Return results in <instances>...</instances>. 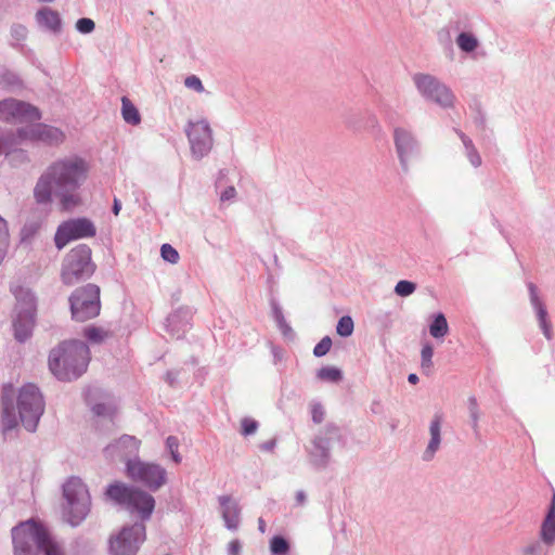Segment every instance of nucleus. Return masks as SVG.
Listing matches in <instances>:
<instances>
[{
    "mask_svg": "<svg viewBox=\"0 0 555 555\" xmlns=\"http://www.w3.org/2000/svg\"><path fill=\"white\" fill-rule=\"evenodd\" d=\"M89 162L76 154L51 162L39 176L34 190L38 205H49L55 198L62 210L72 211L82 204L81 188L89 177Z\"/></svg>",
    "mask_w": 555,
    "mask_h": 555,
    "instance_id": "1",
    "label": "nucleus"
},
{
    "mask_svg": "<svg viewBox=\"0 0 555 555\" xmlns=\"http://www.w3.org/2000/svg\"><path fill=\"white\" fill-rule=\"evenodd\" d=\"M106 496L115 504L131 514L137 513L141 522L124 526L120 531L109 538V555H137L146 539L143 521L149 520L155 508V500L147 492L122 482L109 485Z\"/></svg>",
    "mask_w": 555,
    "mask_h": 555,
    "instance_id": "2",
    "label": "nucleus"
},
{
    "mask_svg": "<svg viewBox=\"0 0 555 555\" xmlns=\"http://www.w3.org/2000/svg\"><path fill=\"white\" fill-rule=\"evenodd\" d=\"M14 390L11 385L3 388L2 393V430L4 433L16 428L18 422L29 433L37 429L40 417L44 412V401L39 388L27 384L20 389L17 397L18 417L13 406Z\"/></svg>",
    "mask_w": 555,
    "mask_h": 555,
    "instance_id": "3",
    "label": "nucleus"
},
{
    "mask_svg": "<svg viewBox=\"0 0 555 555\" xmlns=\"http://www.w3.org/2000/svg\"><path fill=\"white\" fill-rule=\"evenodd\" d=\"M89 360L90 350L83 341H64L51 350L49 369L59 380L72 382L87 371Z\"/></svg>",
    "mask_w": 555,
    "mask_h": 555,
    "instance_id": "4",
    "label": "nucleus"
},
{
    "mask_svg": "<svg viewBox=\"0 0 555 555\" xmlns=\"http://www.w3.org/2000/svg\"><path fill=\"white\" fill-rule=\"evenodd\" d=\"M14 555H61L59 546L51 540L47 530L35 520L21 522L12 529Z\"/></svg>",
    "mask_w": 555,
    "mask_h": 555,
    "instance_id": "5",
    "label": "nucleus"
},
{
    "mask_svg": "<svg viewBox=\"0 0 555 555\" xmlns=\"http://www.w3.org/2000/svg\"><path fill=\"white\" fill-rule=\"evenodd\" d=\"M10 292L16 300L12 318L13 335L18 343L23 344L33 335L36 324L37 299L28 287L17 283H11Z\"/></svg>",
    "mask_w": 555,
    "mask_h": 555,
    "instance_id": "6",
    "label": "nucleus"
},
{
    "mask_svg": "<svg viewBox=\"0 0 555 555\" xmlns=\"http://www.w3.org/2000/svg\"><path fill=\"white\" fill-rule=\"evenodd\" d=\"M63 496L66 501L63 507L64 518L73 527L80 525L91 507V498L87 486L80 478L72 477L63 486Z\"/></svg>",
    "mask_w": 555,
    "mask_h": 555,
    "instance_id": "7",
    "label": "nucleus"
},
{
    "mask_svg": "<svg viewBox=\"0 0 555 555\" xmlns=\"http://www.w3.org/2000/svg\"><path fill=\"white\" fill-rule=\"evenodd\" d=\"M94 270L95 264L91 260V248L87 244H79L64 257L61 280L65 285L73 286L89 279Z\"/></svg>",
    "mask_w": 555,
    "mask_h": 555,
    "instance_id": "8",
    "label": "nucleus"
},
{
    "mask_svg": "<svg viewBox=\"0 0 555 555\" xmlns=\"http://www.w3.org/2000/svg\"><path fill=\"white\" fill-rule=\"evenodd\" d=\"M69 307L72 318L77 322L98 317L101 311L100 287L89 283L76 288L69 296Z\"/></svg>",
    "mask_w": 555,
    "mask_h": 555,
    "instance_id": "9",
    "label": "nucleus"
},
{
    "mask_svg": "<svg viewBox=\"0 0 555 555\" xmlns=\"http://www.w3.org/2000/svg\"><path fill=\"white\" fill-rule=\"evenodd\" d=\"M413 83L423 99L441 108H451L455 103L452 90L439 78L430 74L417 73L412 77Z\"/></svg>",
    "mask_w": 555,
    "mask_h": 555,
    "instance_id": "10",
    "label": "nucleus"
},
{
    "mask_svg": "<svg viewBox=\"0 0 555 555\" xmlns=\"http://www.w3.org/2000/svg\"><path fill=\"white\" fill-rule=\"evenodd\" d=\"M340 438L339 428L335 425H326L311 440L307 449L309 461L317 469H325L331 462V449L333 443Z\"/></svg>",
    "mask_w": 555,
    "mask_h": 555,
    "instance_id": "11",
    "label": "nucleus"
},
{
    "mask_svg": "<svg viewBox=\"0 0 555 555\" xmlns=\"http://www.w3.org/2000/svg\"><path fill=\"white\" fill-rule=\"evenodd\" d=\"M184 132L193 159L201 160L210 153L214 146V135L207 119L189 120Z\"/></svg>",
    "mask_w": 555,
    "mask_h": 555,
    "instance_id": "12",
    "label": "nucleus"
},
{
    "mask_svg": "<svg viewBox=\"0 0 555 555\" xmlns=\"http://www.w3.org/2000/svg\"><path fill=\"white\" fill-rule=\"evenodd\" d=\"M392 139L400 168L403 173H409L412 158L421 155V143L415 133L405 127H395Z\"/></svg>",
    "mask_w": 555,
    "mask_h": 555,
    "instance_id": "13",
    "label": "nucleus"
},
{
    "mask_svg": "<svg viewBox=\"0 0 555 555\" xmlns=\"http://www.w3.org/2000/svg\"><path fill=\"white\" fill-rule=\"evenodd\" d=\"M40 109L22 100L8 98L0 101V120L7 124H27L40 120Z\"/></svg>",
    "mask_w": 555,
    "mask_h": 555,
    "instance_id": "14",
    "label": "nucleus"
},
{
    "mask_svg": "<svg viewBox=\"0 0 555 555\" xmlns=\"http://www.w3.org/2000/svg\"><path fill=\"white\" fill-rule=\"evenodd\" d=\"M96 234L94 223L85 217L62 222L55 232L54 243L57 249H63L70 241L93 237Z\"/></svg>",
    "mask_w": 555,
    "mask_h": 555,
    "instance_id": "15",
    "label": "nucleus"
},
{
    "mask_svg": "<svg viewBox=\"0 0 555 555\" xmlns=\"http://www.w3.org/2000/svg\"><path fill=\"white\" fill-rule=\"evenodd\" d=\"M128 476L155 491L159 489L166 481V470L153 463H145L139 459L128 460Z\"/></svg>",
    "mask_w": 555,
    "mask_h": 555,
    "instance_id": "16",
    "label": "nucleus"
},
{
    "mask_svg": "<svg viewBox=\"0 0 555 555\" xmlns=\"http://www.w3.org/2000/svg\"><path fill=\"white\" fill-rule=\"evenodd\" d=\"M18 143L25 141L41 142L48 145H59L64 141V133L56 127L46 124H33L16 130Z\"/></svg>",
    "mask_w": 555,
    "mask_h": 555,
    "instance_id": "17",
    "label": "nucleus"
},
{
    "mask_svg": "<svg viewBox=\"0 0 555 555\" xmlns=\"http://www.w3.org/2000/svg\"><path fill=\"white\" fill-rule=\"evenodd\" d=\"M140 440L134 436L124 435L114 443L105 448L106 456L111 459H119L126 461L138 459L137 454L140 448Z\"/></svg>",
    "mask_w": 555,
    "mask_h": 555,
    "instance_id": "18",
    "label": "nucleus"
},
{
    "mask_svg": "<svg viewBox=\"0 0 555 555\" xmlns=\"http://www.w3.org/2000/svg\"><path fill=\"white\" fill-rule=\"evenodd\" d=\"M218 503L225 528L235 531L241 522L242 508L238 501L232 495H219Z\"/></svg>",
    "mask_w": 555,
    "mask_h": 555,
    "instance_id": "19",
    "label": "nucleus"
},
{
    "mask_svg": "<svg viewBox=\"0 0 555 555\" xmlns=\"http://www.w3.org/2000/svg\"><path fill=\"white\" fill-rule=\"evenodd\" d=\"M530 304L535 312V317L544 337L547 340L553 338L552 325L548 320V313L542 299L539 297L538 288L533 283H528Z\"/></svg>",
    "mask_w": 555,
    "mask_h": 555,
    "instance_id": "20",
    "label": "nucleus"
},
{
    "mask_svg": "<svg viewBox=\"0 0 555 555\" xmlns=\"http://www.w3.org/2000/svg\"><path fill=\"white\" fill-rule=\"evenodd\" d=\"M190 310L188 308H179L167 317L166 330L171 336L181 338L190 326Z\"/></svg>",
    "mask_w": 555,
    "mask_h": 555,
    "instance_id": "21",
    "label": "nucleus"
},
{
    "mask_svg": "<svg viewBox=\"0 0 555 555\" xmlns=\"http://www.w3.org/2000/svg\"><path fill=\"white\" fill-rule=\"evenodd\" d=\"M441 425H442V415L440 413H436L429 425V435L430 439L428 444L423 453V460L429 462L434 459L436 452L440 448L441 443Z\"/></svg>",
    "mask_w": 555,
    "mask_h": 555,
    "instance_id": "22",
    "label": "nucleus"
},
{
    "mask_svg": "<svg viewBox=\"0 0 555 555\" xmlns=\"http://www.w3.org/2000/svg\"><path fill=\"white\" fill-rule=\"evenodd\" d=\"M38 25L52 34H60L62 20L60 14L51 8H42L36 13Z\"/></svg>",
    "mask_w": 555,
    "mask_h": 555,
    "instance_id": "23",
    "label": "nucleus"
},
{
    "mask_svg": "<svg viewBox=\"0 0 555 555\" xmlns=\"http://www.w3.org/2000/svg\"><path fill=\"white\" fill-rule=\"evenodd\" d=\"M540 539L546 545L555 543V494L540 528Z\"/></svg>",
    "mask_w": 555,
    "mask_h": 555,
    "instance_id": "24",
    "label": "nucleus"
},
{
    "mask_svg": "<svg viewBox=\"0 0 555 555\" xmlns=\"http://www.w3.org/2000/svg\"><path fill=\"white\" fill-rule=\"evenodd\" d=\"M455 132L457 133V135L460 137L463 145H464V149H465V155L466 157L468 158L470 165L475 168H478L481 166V156L480 154L478 153V151L476 150L473 141L470 140V138H468L464 132H462L461 130L459 129H454Z\"/></svg>",
    "mask_w": 555,
    "mask_h": 555,
    "instance_id": "25",
    "label": "nucleus"
},
{
    "mask_svg": "<svg viewBox=\"0 0 555 555\" xmlns=\"http://www.w3.org/2000/svg\"><path fill=\"white\" fill-rule=\"evenodd\" d=\"M121 116L128 125L138 126L141 122V115L138 108L127 96L121 99Z\"/></svg>",
    "mask_w": 555,
    "mask_h": 555,
    "instance_id": "26",
    "label": "nucleus"
},
{
    "mask_svg": "<svg viewBox=\"0 0 555 555\" xmlns=\"http://www.w3.org/2000/svg\"><path fill=\"white\" fill-rule=\"evenodd\" d=\"M449 332V325L444 314L438 313L429 325V333L434 338H443Z\"/></svg>",
    "mask_w": 555,
    "mask_h": 555,
    "instance_id": "27",
    "label": "nucleus"
},
{
    "mask_svg": "<svg viewBox=\"0 0 555 555\" xmlns=\"http://www.w3.org/2000/svg\"><path fill=\"white\" fill-rule=\"evenodd\" d=\"M456 44L463 52L470 53L477 49L479 41L472 33L462 31L456 37Z\"/></svg>",
    "mask_w": 555,
    "mask_h": 555,
    "instance_id": "28",
    "label": "nucleus"
},
{
    "mask_svg": "<svg viewBox=\"0 0 555 555\" xmlns=\"http://www.w3.org/2000/svg\"><path fill=\"white\" fill-rule=\"evenodd\" d=\"M91 409L94 415H96L98 417H102L113 423V418L116 412V405L112 400L107 402L95 403L92 405Z\"/></svg>",
    "mask_w": 555,
    "mask_h": 555,
    "instance_id": "29",
    "label": "nucleus"
},
{
    "mask_svg": "<svg viewBox=\"0 0 555 555\" xmlns=\"http://www.w3.org/2000/svg\"><path fill=\"white\" fill-rule=\"evenodd\" d=\"M468 412H469L470 425L474 430V434H475L476 438H479L480 437V431H479L480 413H479L477 399L475 397L468 398Z\"/></svg>",
    "mask_w": 555,
    "mask_h": 555,
    "instance_id": "30",
    "label": "nucleus"
},
{
    "mask_svg": "<svg viewBox=\"0 0 555 555\" xmlns=\"http://www.w3.org/2000/svg\"><path fill=\"white\" fill-rule=\"evenodd\" d=\"M18 138L15 132H7L0 134V155L9 154L16 145H18Z\"/></svg>",
    "mask_w": 555,
    "mask_h": 555,
    "instance_id": "31",
    "label": "nucleus"
},
{
    "mask_svg": "<svg viewBox=\"0 0 555 555\" xmlns=\"http://www.w3.org/2000/svg\"><path fill=\"white\" fill-rule=\"evenodd\" d=\"M317 377L321 380L338 383L343 378V374L337 367L323 366L318 371Z\"/></svg>",
    "mask_w": 555,
    "mask_h": 555,
    "instance_id": "32",
    "label": "nucleus"
},
{
    "mask_svg": "<svg viewBox=\"0 0 555 555\" xmlns=\"http://www.w3.org/2000/svg\"><path fill=\"white\" fill-rule=\"evenodd\" d=\"M270 551L273 555H286L289 551V544L282 535H274L270 541Z\"/></svg>",
    "mask_w": 555,
    "mask_h": 555,
    "instance_id": "33",
    "label": "nucleus"
},
{
    "mask_svg": "<svg viewBox=\"0 0 555 555\" xmlns=\"http://www.w3.org/2000/svg\"><path fill=\"white\" fill-rule=\"evenodd\" d=\"M10 35L12 38V46H21L27 38L28 30L26 26L15 23L11 26Z\"/></svg>",
    "mask_w": 555,
    "mask_h": 555,
    "instance_id": "34",
    "label": "nucleus"
},
{
    "mask_svg": "<svg viewBox=\"0 0 555 555\" xmlns=\"http://www.w3.org/2000/svg\"><path fill=\"white\" fill-rule=\"evenodd\" d=\"M433 346L430 344H425L421 351V366L426 374H429L433 369Z\"/></svg>",
    "mask_w": 555,
    "mask_h": 555,
    "instance_id": "35",
    "label": "nucleus"
},
{
    "mask_svg": "<svg viewBox=\"0 0 555 555\" xmlns=\"http://www.w3.org/2000/svg\"><path fill=\"white\" fill-rule=\"evenodd\" d=\"M354 324L349 315L341 317L336 325V332L341 337H349L353 333Z\"/></svg>",
    "mask_w": 555,
    "mask_h": 555,
    "instance_id": "36",
    "label": "nucleus"
},
{
    "mask_svg": "<svg viewBox=\"0 0 555 555\" xmlns=\"http://www.w3.org/2000/svg\"><path fill=\"white\" fill-rule=\"evenodd\" d=\"M415 289L416 284L406 280L399 281L395 286V293L401 297H408L412 295L415 292Z\"/></svg>",
    "mask_w": 555,
    "mask_h": 555,
    "instance_id": "37",
    "label": "nucleus"
},
{
    "mask_svg": "<svg viewBox=\"0 0 555 555\" xmlns=\"http://www.w3.org/2000/svg\"><path fill=\"white\" fill-rule=\"evenodd\" d=\"M160 255H162V258L171 263V264H176L178 261H179V253L177 251V249L175 247H172L170 244H163L162 247H160Z\"/></svg>",
    "mask_w": 555,
    "mask_h": 555,
    "instance_id": "38",
    "label": "nucleus"
},
{
    "mask_svg": "<svg viewBox=\"0 0 555 555\" xmlns=\"http://www.w3.org/2000/svg\"><path fill=\"white\" fill-rule=\"evenodd\" d=\"M106 335V332L100 327L89 326L85 330V336L91 343H101Z\"/></svg>",
    "mask_w": 555,
    "mask_h": 555,
    "instance_id": "39",
    "label": "nucleus"
},
{
    "mask_svg": "<svg viewBox=\"0 0 555 555\" xmlns=\"http://www.w3.org/2000/svg\"><path fill=\"white\" fill-rule=\"evenodd\" d=\"M332 347V339L330 336H324L314 347L313 354L317 358L325 356Z\"/></svg>",
    "mask_w": 555,
    "mask_h": 555,
    "instance_id": "40",
    "label": "nucleus"
},
{
    "mask_svg": "<svg viewBox=\"0 0 555 555\" xmlns=\"http://www.w3.org/2000/svg\"><path fill=\"white\" fill-rule=\"evenodd\" d=\"M166 447H167L168 451L170 452L172 460L176 463H180L182 459H181V455L178 452V448H179V440H178V438L175 437V436H169L166 439Z\"/></svg>",
    "mask_w": 555,
    "mask_h": 555,
    "instance_id": "41",
    "label": "nucleus"
},
{
    "mask_svg": "<svg viewBox=\"0 0 555 555\" xmlns=\"http://www.w3.org/2000/svg\"><path fill=\"white\" fill-rule=\"evenodd\" d=\"M95 28V24L91 18L81 17L76 22V29L83 35L91 34Z\"/></svg>",
    "mask_w": 555,
    "mask_h": 555,
    "instance_id": "42",
    "label": "nucleus"
},
{
    "mask_svg": "<svg viewBox=\"0 0 555 555\" xmlns=\"http://www.w3.org/2000/svg\"><path fill=\"white\" fill-rule=\"evenodd\" d=\"M39 230L38 222H26L21 230V238L22 241H27L31 238L37 231Z\"/></svg>",
    "mask_w": 555,
    "mask_h": 555,
    "instance_id": "43",
    "label": "nucleus"
},
{
    "mask_svg": "<svg viewBox=\"0 0 555 555\" xmlns=\"http://www.w3.org/2000/svg\"><path fill=\"white\" fill-rule=\"evenodd\" d=\"M184 85L186 88L189 89H192L196 92H204V86L202 83V80L195 76V75H191V76H188L184 80Z\"/></svg>",
    "mask_w": 555,
    "mask_h": 555,
    "instance_id": "44",
    "label": "nucleus"
},
{
    "mask_svg": "<svg viewBox=\"0 0 555 555\" xmlns=\"http://www.w3.org/2000/svg\"><path fill=\"white\" fill-rule=\"evenodd\" d=\"M324 409L322 406L321 403L319 402H313L311 404V417H312V421L315 423V424H320L323 422L324 420Z\"/></svg>",
    "mask_w": 555,
    "mask_h": 555,
    "instance_id": "45",
    "label": "nucleus"
},
{
    "mask_svg": "<svg viewBox=\"0 0 555 555\" xmlns=\"http://www.w3.org/2000/svg\"><path fill=\"white\" fill-rule=\"evenodd\" d=\"M258 428V423L255 420L251 418H243L242 420V434L244 436H249L256 433Z\"/></svg>",
    "mask_w": 555,
    "mask_h": 555,
    "instance_id": "46",
    "label": "nucleus"
},
{
    "mask_svg": "<svg viewBox=\"0 0 555 555\" xmlns=\"http://www.w3.org/2000/svg\"><path fill=\"white\" fill-rule=\"evenodd\" d=\"M0 243H10L9 227L7 220L0 216Z\"/></svg>",
    "mask_w": 555,
    "mask_h": 555,
    "instance_id": "47",
    "label": "nucleus"
},
{
    "mask_svg": "<svg viewBox=\"0 0 555 555\" xmlns=\"http://www.w3.org/2000/svg\"><path fill=\"white\" fill-rule=\"evenodd\" d=\"M271 307H272V313H273L274 321L276 322V325L279 323L285 321L283 311H282L281 307L279 306V304L276 301H272Z\"/></svg>",
    "mask_w": 555,
    "mask_h": 555,
    "instance_id": "48",
    "label": "nucleus"
},
{
    "mask_svg": "<svg viewBox=\"0 0 555 555\" xmlns=\"http://www.w3.org/2000/svg\"><path fill=\"white\" fill-rule=\"evenodd\" d=\"M541 552V544L539 542H532L522 548L524 555H538Z\"/></svg>",
    "mask_w": 555,
    "mask_h": 555,
    "instance_id": "49",
    "label": "nucleus"
},
{
    "mask_svg": "<svg viewBox=\"0 0 555 555\" xmlns=\"http://www.w3.org/2000/svg\"><path fill=\"white\" fill-rule=\"evenodd\" d=\"M236 196V190L234 186H228L225 190H223L220 194V201L221 202H228L233 199Z\"/></svg>",
    "mask_w": 555,
    "mask_h": 555,
    "instance_id": "50",
    "label": "nucleus"
},
{
    "mask_svg": "<svg viewBox=\"0 0 555 555\" xmlns=\"http://www.w3.org/2000/svg\"><path fill=\"white\" fill-rule=\"evenodd\" d=\"M278 327H279V330L281 331V333L283 334L284 337H286V338H293L294 337V331L289 326V324L286 322V320L281 322V323H279Z\"/></svg>",
    "mask_w": 555,
    "mask_h": 555,
    "instance_id": "51",
    "label": "nucleus"
},
{
    "mask_svg": "<svg viewBox=\"0 0 555 555\" xmlns=\"http://www.w3.org/2000/svg\"><path fill=\"white\" fill-rule=\"evenodd\" d=\"M241 543L238 540H233L229 543V546H228V554L229 555H240L241 553Z\"/></svg>",
    "mask_w": 555,
    "mask_h": 555,
    "instance_id": "52",
    "label": "nucleus"
},
{
    "mask_svg": "<svg viewBox=\"0 0 555 555\" xmlns=\"http://www.w3.org/2000/svg\"><path fill=\"white\" fill-rule=\"evenodd\" d=\"M276 446V439H270L259 444V449L264 452H272Z\"/></svg>",
    "mask_w": 555,
    "mask_h": 555,
    "instance_id": "53",
    "label": "nucleus"
},
{
    "mask_svg": "<svg viewBox=\"0 0 555 555\" xmlns=\"http://www.w3.org/2000/svg\"><path fill=\"white\" fill-rule=\"evenodd\" d=\"M296 502L298 505H304L306 502V493L302 490L296 492Z\"/></svg>",
    "mask_w": 555,
    "mask_h": 555,
    "instance_id": "54",
    "label": "nucleus"
},
{
    "mask_svg": "<svg viewBox=\"0 0 555 555\" xmlns=\"http://www.w3.org/2000/svg\"><path fill=\"white\" fill-rule=\"evenodd\" d=\"M120 209H121V203H120V201H119V199H117V198H114L113 208H112L113 214H114L115 216H117V215L119 214Z\"/></svg>",
    "mask_w": 555,
    "mask_h": 555,
    "instance_id": "55",
    "label": "nucleus"
},
{
    "mask_svg": "<svg viewBox=\"0 0 555 555\" xmlns=\"http://www.w3.org/2000/svg\"><path fill=\"white\" fill-rule=\"evenodd\" d=\"M176 378H177V375H176V373H173V372H168V373L166 374V380H167L170 385H173V384H175Z\"/></svg>",
    "mask_w": 555,
    "mask_h": 555,
    "instance_id": "56",
    "label": "nucleus"
},
{
    "mask_svg": "<svg viewBox=\"0 0 555 555\" xmlns=\"http://www.w3.org/2000/svg\"><path fill=\"white\" fill-rule=\"evenodd\" d=\"M379 408H380V402L379 401H373L372 402L371 411L373 413H378L379 412Z\"/></svg>",
    "mask_w": 555,
    "mask_h": 555,
    "instance_id": "57",
    "label": "nucleus"
},
{
    "mask_svg": "<svg viewBox=\"0 0 555 555\" xmlns=\"http://www.w3.org/2000/svg\"><path fill=\"white\" fill-rule=\"evenodd\" d=\"M258 529L261 533L266 532V522L261 517L258 519Z\"/></svg>",
    "mask_w": 555,
    "mask_h": 555,
    "instance_id": "58",
    "label": "nucleus"
},
{
    "mask_svg": "<svg viewBox=\"0 0 555 555\" xmlns=\"http://www.w3.org/2000/svg\"><path fill=\"white\" fill-rule=\"evenodd\" d=\"M408 380L409 383L411 384H416L418 382V376L414 373H411L409 376H408Z\"/></svg>",
    "mask_w": 555,
    "mask_h": 555,
    "instance_id": "59",
    "label": "nucleus"
},
{
    "mask_svg": "<svg viewBox=\"0 0 555 555\" xmlns=\"http://www.w3.org/2000/svg\"><path fill=\"white\" fill-rule=\"evenodd\" d=\"M272 353H273V356H274L275 360H279V359H280V357H281V356H280V349H279L278 347L272 346Z\"/></svg>",
    "mask_w": 555,
    "mask_h": 555,
    "instance_id": "60",
    "label": "nucleus"
},
{
    "mask_svg": "<svg viewBox=\"0 0 555 555\" xmlns=\"http://www.w3.org/2000/svg\"><path fill=\"white\" fill-rule=\"evenodd\" d=\"M390 427H391V430H392V431H393V430H396V428H397V422H392V423L390 424Z\"/></svg>",
    "mask_w": 555,
    "mask_h": 555,
    "instance_id": "61",
    "label": "nucleus"
}]
</instances>
